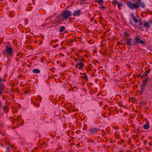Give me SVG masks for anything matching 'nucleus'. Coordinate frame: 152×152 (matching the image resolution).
Wrapping results in <instances>:
<instances>
[{
    "label": "nucleus",
    "mask_w": 152,
    "mask_h": 152,
    "mask_svg": "<svg viewBox=\"0 0 152 152\" xmlns=\"http://www.w3.org/2000/svg\"><path fill=\"white\" fill-rule=\"evenodd\" d=\"M9 16L10 18H12L13 17V15L11 12H10L9 13Z\"/></svg>",
    "instance_id": "e433bc0d"
},
{
    "label": "nucleus",
    "mask_w": 152,
    "mask_h": 152,
    "mask_svg": "<svg viewBox=\"0 0 152 152\" xmlns=\"http://www.w3.org/2000/svg\"><path fill=\"white\" fill-rule=\"evenodd\" d=\"M65 27L64 26H62L60 27L59 29V32H63L65 29Z\"/></svg>",
    "instance_id": "a878e982"
},
{
    "label": "nucleus",
    "mask_w": 152,
    "mask_h": 152,
    "mask_svg": "<svg viewBox=\"0 0 152 152\" xmlns=\"http://www.w3.org/2000/svg\"><path fill=\"white\" fill-rule=\"evenodd\" d=\"M145 87V86H141V87L140 89L141 95L144 92Z\"/></svg>",
    "instance_id": "b1692460"
},
{
    "label": "nucleus",
    "mask_w": 152,
    "mask_h": 152,
    "mask_svg": "<svg viewBox=\"0 0 152 152\" xmlns=\"http://www.w3.org/2000/svg\"><path fill=\"white\" fill-rule=\"evenodd\" d=\"M4 82V80H2V79L0 78V86H4L3 82Z\"/></svg>",
    "instance_id": "c756f323"
},
{
    "label": "nucleus",
    "mask_w": 152,
    "mask_h": 152,
    "mask_svg": "<svg viewBox=\"0 0 152 152\" xmlns=\"http://www.w3.org/2000/svg\"><path fill=\"white\" fill-rule=\"evenodd\" d=\"M10 148L9 147H7V152H9V150H10Z\"/></svg>",
    "instance_id": "c03bdc74"
},
{
    "label": "nucleus",
    "mask_w": 152,
    "mask_h": 152,
    "mask_svg": "<svg viewBox=\"0 0 152 152\" xmlns=\"http://www.w3.org/2000/svg\"><path fill=\"white\" fill-rule=\"evenodd\" d=\"M71 15L70 11L68 10L63 11L61 13L62 17L65 20L68 19Z\"/></svg>",
    "instance_id": "7ed1b4c3"
},
{
    "label": "nucleus",
    "mask_w": 152,
    "mask_h": 152,
    "mask_svg": "<svg viewBox=\"0 0 152 152\" xmlns=\"http://www.w3.org/2000/svg\"><path fill=\"white\" fill-rule=\"evenodd\" d=\"M56 40H54L52 41V42H56Z\"/></svg>",
    "instance_id": "6e6d98bb"
},
{
    "label": "nucleus",
    "mask_w": 152,
    "mask_h": 152,
    "mask_svg": "<svg viewBox=\"0 0 152 152\" xmlns=\"http://www.w3.org/2000/svg\"><path fill=\"white\" fill-rule=\"evenodd\" d=\"M12 150H13V151H14V149H12Z\"/></svg>",
    "instance_id": "338daca9"
},
{
    "label": "nucleus",
    "mask_w": 152,
    "mask_h": 152,
    "mask_svg": "<svg viewBox=\"0 0 152 152\" xmlns=\"http://www.w3.org/2000/svg\"><path fill=\"white\" fill-rule=\"evenodd\" d=\"M35 135L37 136V137H39V138L41 136H40L37 133H35Z\"/></svg>",
    "instance_id": "ea45409f"
},
{
    "label": "nucleus",
    "mask_w": 152,
    "mask_h": 152,
    "mask_svg": "<svg viewBox=\"0 0 152 152\" xmlns=\"http://www.w3.org/2000/svg\"><path fill=\"white\" fill-rule=\"evenodd\" d=\"M79 91L81 96L84 95L86 94V90L85 88H80L79 89Z\"/></svg>",
    "instance_id": "4468645a"
},
{
    "label": "nucleus",
    "mask_w": 152,
    "mask_h": 152,
    "mask_svg": "<svg viewBox=\"0 0 152 152\" xmlns=\"http://www.w3.org/2000/svg\"><path fill=\"white\" fill-rule=\"evenodd\" d=\"M118 1L116 0H113L112 2V4H116L118 3Z\"/></svg>",
    "instance_id": "473e14b6"
},
{
    "label": "nucleus",
    "mask_w": 152,
    "mask_h": 152,
    "mask_svg": "<svg viewBox=\"0 0 152 152\" xmlns=\"http://www.w3.org/2000/svg\"><path fill=\"white\" fill-rule=\"evenodd\" d=\"M78 88L75 86H70L69 87V91H72L73 92H75L78 90Z\"/></svg>",
    "instance_id": "2eb2a0df"
},
{
    "label": "nucleus",
    "mask_w": 152,
    "mask_h": 152,
    "mask_svg": "<svg viewBox=\"0 0 152 152\" xmlns=\"http://www.w3.org/2000/svg\"><path fill=\"white\" fill-rule=\"evenodd\" d=\"M78 60L79 61V63H83L85 62L84 58L81 56L80 57L78 58Z\"/></svg>",
    "instance_id": "aec40b11"
},
{
    "label": "nucleus",
    "mask_w": 152,
    "mask_h": 152,
    "mask_svg": "<svg viewBox=\"0 0 152 152\" xmlns=\"http://www.w3.org/2000/svg\"><path fill=\"white\" fill-rule=\"evenodd\" d=\"M141 37L139 35H136L133 38V40L132 41L134 43V45H136L138 44H141L142 45H145V41L141 39Z\"/></svg>",
    "instance_id": "f03ea898"
},
{
    "label": "nucleus",
    "mask_w": 152,
    "mask_h": 152,
    "mask_svg": "<svg viewBox=\"0 0 152 152\" xmlns=\"http://www.w3.org/2000/svg\"><path fill=\"white\" fill-rule=\"evenodd\" d=\"M5 144L7 145H9L10 144V142L7 141H5Z\"/></svg>",
    "instance_id": "4c0bfd02"
},
{
    "label": "nucleus",
    "mask_w": 152,
    "mask_h": 152,
    "mask_svg": "<svg viewBox=\"0 0 152 152\" xmlns=\"http://www.w3.org/2000/svg\"><path fill=\"white\" fill-rule=\"evenodd\" d=\"M4 90V87L2 86H0V95L2 94V92Z\"/></svg>",
    "instance_id": "c85d7f7f"
},
{
    "label": "nucleus",
    "mask_w": 152,
    "mask_h": 152,
    "mask_svg": "<svg viewBox=\"0 0 152 152\" xmlns=\"http://www.w3.org/2000/svg\"><path fill=\"white\" fill-rule=\"evenodd\" d=\"M95 2L100 5H103L104 3V1L103 0H95Z\"/></svg>",
    "instance_id": "412c9836"
},
{
    "label": "nucleus",
    "mask_w": 152,
    "mask_h": 152,
    "mask_svg": "<svg viewBox=\"0 0 152 152\" xmlns=\"http://www.w3.org/2000/svg\"><path fill=\"white\" fill-rule=\"evenodd\" d=\"M126 44L129 46H132L133 45H134V43L132 42L133 41L132 39L131 38L126 39Z\"/></svg>",
    "instance_id": "9d476101"
},
{
    "label": "nucleus",
    "mask_w": 152,
    "mask_h": 152,
    "mask_svg": "<svg viewBox=\"0 0 152 152\" xmlns=\"http://www.w3.org/2000/svg\"><path fill=\"white\" fill-rule=\"evenodd\" d=\"M74 61H75V62H77V60L76 59V58H74Z\"/></svg>",
    "instance_id": "603ef678"
},
{
    "label": "nucleus",
    "mask_w": 152,
    "mask_h": 152,
    "mask_svg": "<svg viewBox=\"0 0 152 152\" xmlns=\"http://www.w3.org/2000/svg\"><path fill=\"white\" fill-rule=\"evenodd\" d=\"M125 87L124 86H120V88L121 89V90H123L124 91L125 88Z\"/></svg>",
    "instance_id": "f704fd0d"
},
{
    "label": "nucleus",
    "mask_w": 152,
    "mask_h": 152,
    "mask_svg": "<svg viewBox=\"0 0 152 152\" xmlns=\"http://www.w3.org/2000/svg\"><path fill=\"white\" fill-rule=\"evenodd\" d=\"M79 144H80L79 143H78V144H77V145H76V146H78V145H79Z\"/></svg>",
    "instance_id": "e2e57ef3"
},
{
    "label": "nucleus",
    "mask_w": 152,
    "mask_h": 152,
    "mask_svg": "<svg viewBox=\"0 0 152 152\" xmlns=\"http://www.w3.org/2000/svg\"><path fill=\"white\" fill-rule=\"evenodd\" d=\"M147 74H148L145 72L144 73H143L142 75L143 76H142V77H143V76H146L147 75Z\"/></svg>",
    "instance_id": "79ce46f5"
},
{
    "label": "nucleus",
    "mask_w": 152,
    "mask_h": 152,
    "mask_svg": "<svg viewBox=\"0 0 152 152\" xmlns=\"http://www.w3.org/2000/svg\"><path fill=\"white\" fill-rule=\"evenodd\" d=\"M132 20H130V23L132 24V25H133L132 23Z\"/></svg>",
    "instance_id": "5fc2aeb1"
},
{
    "label": "nucleus",
    "mask_w": 152,
    "mask_h": 152,
    "mask_svg": "<svg viewBox=\"0 0 152 152\" xmlns=\"http://www.w3.org/2000/svg\"><path fill=\"white\" fill-rule=\"evenodd\" d=\"M32 1H33V2H34V0H32Z\"/></svg>",
    "instance_id": "774afa93"
},
{
    "label": "nucleus",
    "mask_w": 152,
    "mask_h": 152,
    "mask_svg": "<svg viewBox=\"0 0 152 152\" xmlns=\"http://www.w3.org/2000/svg\"><path fill=\"white\" fill-rule=\"evenodd\" d=\"M5 49L2 50V54L5 56H13V48L11 46L9 42H7L5 45Z\"/></svg>",
    "instance_id": "f257e3e1"
},
{
    "label": "nucleus",
    "mask_w": 152,
    "mask_h": 152,
    "mask_svg": "<svg viewBox=\"0 0 152 152\" xmlns=\"http://www.w3.org/2000/svg\"><path fill=\"white\" fill-rule=\"evenodd\" d=\"M10 105L9 103H8L5 105H3L2 107V109L4 112L7 113L9 111V106Z\"/></svg>",
    "instance_id": "6e6552de"
},
{
    "label": "nucleus",
    "mask_w": 152,
    "mask_h": 152,
    "mask_svg": "<svg viewBox=\"0 0 152 152\" xmlns=\"http://www.w3.org/2000/svg\"><path fill=\"white\" fill-rule=\"evenodd\" d=\"M15 127H14L13 128V129H15Z\"/></svg>",
    "instance_id": "69168bd1"
},
{
    "label": "nucleus",
    "mask_w": 152,
    "mask_h": 152,
    "mask_svg": "<svg viewBox=\"0 0 152 152\" xmlns=\"http://www.w3.org/2000/svg\"><path fill=\"white\" fill-rule=\"evenodd\" d=\"M3 42V40L2 39H0V43L1 44Z\"/></svg>",
    "instance_id": "09e8293b"
},
{
    "label": "nucleus",
    "mask_w": 152,
    "mask_h": 152,
    "mask_svg": "<svg viewBox=\"0 0 152 152\" xmlns=\"http://www.w3.org/2000/svg\"><path fill=\"white\" fill-rule=\"evenodd\" d=\"M91 142H92V143H94V144H95V143L94 142V141L92 139H91Z\"/></svg>",
    "instance_id": "8fccbe9b"
},
{
    "label": "nucleus",
    "mask_w": 152,
    "mask_h": 152,
    "mask_svg": "<svg viewBox=\"0 0 152 152\" xmlns=\"http://www.w3.org/2000/svg\"><path fill=\"white\" fill-rule=\"evenodd\" d=\"M87 141H88V142H90L91 141L89 139Z\"/></svg>",
    "instance_id": "052dcab7"
},
{
    "label": "nucleus",
    "mask_w": 152,
    "mask_h": 152,
    "mask_svg": "<svg viewBox=\"0 0 152 152\" xmlns=\"http://www.w3.org/2000/svg\"><path fill=\"white\" fill-rule=\"evenodd\" d=\"M34 151H35L34 150H33L32 151V152H34Z\"/></svg>",
    "instance_id": "680f3d73"
},
{
    "label": "nucleus",
    "mask_w": 152,
    "mask_h": 152,
    "mask_svg": "<svg viewBox=\"0 0 152 152\" xmlns=\"http://www.w3.org/2000/svg\"><path fill=\"white\" fill-rule=\"evenodd\" d=\"M125 36H128L129 35V33L127 32L126 31H124L123 32Z\"/></svg>",
    "instance_id": "72a5a7b5"
},
{
    "label": "nucleus",
    "mask_w": 152,
    "mask_h": 152,
    "mask_svg": "<svg viewBox=\"0 0 152 152\" xmlns=\"http://www.w3.org/2000/svg\"><path fill=\"white\" fill-rule=\"evenodd\" d=\"M99 18L100 19L99 22H100V23H101V22L102 21V20H103V18L101 17L100 16L99 17Z\"/></svg>",
    "instance_id": "c9c22d12"
},
{
    "label": "nucleus",
    "mask_w": 152,
    "mask_h": 152,
    "mask_svg": "<svg viewBox=\"0 0 152 152\" xmlns=\"http://www.w3.org/2000/svg\"><path fill=\"white\" fill-rule=\"evenodd\" d=\"M128 88V87H127V86H126V87L125 88L124 91L121 90V91L122 92H124V93H127L129 92V90H127Z\"/></svg>",
    "instance_id": "393cba45"
},
{
    "label": "nucleus",
    "mask_w": 152,
    "mask_h": 152,
    "mask_svg": "<svg viewBox=\"0 0 152 152\" xmlns=\"http://www.w3.org/2000/svg\"><path fill=\"white\" fill-rule=\"evenodd\" d=\"M99 130H100V129L96 128V127H93L88 130L91 134L94 135L95 136V135H98L97 134V133Z\"/></svg>",
    "instance_id": "39448f33"
},
{
    "label": "nucleus",
    "mask_w": 152,
    "mask_h": 152,
    "mask_svg": "<svg viewBox=\"0 0 152 152\" xmlns=\"http://www.w3.org/2000/svg\"><path fill=\"white\" fill-rule=\"evenodd\" d=\"M131 97H130L129 100H131L132 102L133 103H136L138 102L137 99L134 97H132L131 98Z\"/></svg>",
    "instance_id": "a211bd4d"
},
{
    "label": "nucleus",
    "mask_w": 152,
    "mask_h": 152,
    "mask_svg": "<svg viewBox=\"0 0 152 152\" xmlns=\"http://www.w3.org/2000/svg\"><path fill=\"white\" fill-rule=\"evenodd\" d=\"M82 14V12L80 10H75L73 12V16H79Z\"/></svg>",
    "instance_id": "9b49d317"
},
{
    "label": "nucleus",
    "mask_w": 152,
    "mask_h": 152,
    "mask_svg": "<svg viewBox=\"0 0 152 152\" xmlns=\"http://www.w3.org/2000/svg\"><path fill=\"white\" fill-rule=\"evenodd\" d=\"M149 127V122L146 123L143 126V127L145 129H148Z\"/></svg>",
    "instance_id": "4be33fe9"
},
{
    "label": "nucleus",
    "mask_w": 152,
    "mask_h": 152,
    "mask_svg": "<svg viewBox=\"0 0 152 152\" xmlns=\"http://www.w3.org/2000/svg\"><path fill=\"white\" fill-rule=\"evenodd\" d=\"M16 61H19V59L17 57H16Z\"/></svg>",
    "instance_id": "3c124183"
},
{
    "label": "nucleus",
    "mask_w": 152,
    "mask_h": 152,
    "mask_svg": "<svg viewBox=\"0 0 152 152\" xmlns=\"http://www.w3.org/2000/svg\"><path fill=\"white\" fill-rule=\"evenodd\" d=\"M141 0H137L135 3L139 5L140 7L142 8H144L145 7V5L143 3L141 2Z\"/></svg>",
    "instance_id": "ddd939ff"
},
{
    "label": "nucleus",
    "mask_w": 152,
    "mask_h": 152,
    "mask_svg": "<svg viewBox=\"0 0 152 152\" xmlns=\"http://www.w3.org/2000/svg\"><path fill=\"white\" fill-rule=\"evenodd\" d=\"M85 65L83 63L77 62L75 66L76 68L79 69H82L84 67Z\"/></svg>",
    "instance_id": "1a4fd4ad"
},
{
    "label": "nucleus",
    "mask_w": 152,
    "mask_h": 152,
    "mask_svg": "<svg viewBox=\"0 0 152 152\" xmlns=\"http://www.w3.org/2000/svg\"><path fill=\"white\" fill-rule=\"evenodd\" d=\"M9 145L12 148H15V147L14 146V144H10Z\"/></svg>",
    "instance_id": "a19ab883"
},
{
    "label": "nucleus",
    "mask_w": 152,
    "mask_h": 152,
    "mask_svg": "<svg viewBox=\"0 0 152 152\" xmlns=\"http://www.w3.org/2000/svg\"><path fill=\"white\" fill-rule=\"evenodd\" d=\"M33 72L34 73H39L40 72V71L39 69H34L33 70Z\"/></svg>",
    "instance_id": "5701e85b"
},
{
    "label": "nucleus",
    "mask_w": 152,
    "mask_h": 152,
    "mask_svg": "<svg viewBox=\"0 0 152 152\" xmlns=\"http://www.w3.org/2000/svg\"><path fill=\"white\" fill-rule=\"evenodd\" d=\"M142 26H139V28L140 29L141 31H142Z\"/></svg>",
    "instance_id": "a18cd8bd"
},
{
    "label": "nucleus",
    "mask_w": 152,
    "mask_h": 152,
    "mask_svg": "<svg viewBox=\"0 0 152 152\" xmlns=\"http://www.w3.org/2000/svg\"><path fill=\"white\" fill-rule=\"evenodd\" d=\"M50 45H51L53 47V42H52L50 44Z\"/></svg>",
    "instance_id": "4d7b16f0"
},
{
    "label": "nucleus",
    "mask_w": 152,
    "mask_h": 152,
    "mask_svg": "<svg viewBox=\"0 0 152 152\" xmlns=\"http://www.w3.org/2000/svg\"><path fill=\"white\" fill-rule=\"evenodd\" d=\"M34 105L35 106L38 107L39 106V104L37 103H34Z\"/></svg>",
    "instance_id": "58836bf2"
},
{
    "label": "nucleus",
    "mask_w": 152,
    "mask_h": 152,
    "mask_svg": "<svg viewBox=\"0 0 152 152\" xmlns=\"http://www.w3.org/2000/svg\"><path fill=\"white\" fill-rule=\"evenodd\" d=\"M25 90H24V92L26 93V94H28L30 91V86H27L24 89Z\"/></svg>",
    "instance_id": "6ab92c4d"
},
{
    "label": "nucleus",
    "mask_w": 152,
    "mask_h": 152,
    "mask_svg": "<svg viewBox=\"0 0 152 152\" xmlns=\"http://www.w3.org/2000/svg\"><path fill=\"white\" fill-rule=\"evenodd\" d=\"M131 17L132 18L135 23H137L138 22V19L136 18V17L132 13H131Z\"/></svg>",
    "instance_id": "dca6fc26"
},
{
    "label": "nucleus",
    "mask_w": 152,
    "mask_h": 152,
    "mask_svg": "<svg viewBox=\"0 0 152 152\" xmlns=\"http://www.w3.org/2000/svg\"><path fill=\"white\" fill-rule=\"evenodd\" d=\"M96 62L97 63H99V62L97 61H96Z\"/></svg>",
    "instance_id": "0e129e2a"
},
{
    "label": "nucleus",
    "mask_w": 152,
    "mask_h": 152,
    "mask_svg": "<svg viewBox=\"0 0 152 152\" xmlns=\"http://www.w3.org/2000/svg\"><path fill=\"white\" fill-rule=\"evenodd\" d=\"M152 23V21L149 20L145 22L144 24V26L146 29H148L151 27V24Z\"/></svg>",
    "instance_id": "0eeeda50"
},
{
    "label": "nucleus",
    "mask_w": 152,
    "mask_h": 152,
    "mask_svg": "<svg viewBox=\"0 0 152 152\" xmlns=\"http://www.w3.org/2000/svg\"><path fill=\"white\" fill-rule=\"evenodd\" d=\"M1 105H2V102L1 101H0V107L1 106Z\"/></svg>",
    "instance_id": "864d4df0"
},
{
    "label": "nucleus",
    "mask_w": 152,
    "mask_h": 152,
    "mask_svg": "<svg viewBox=\"0 0 152 152\" xmlns=\"http://www.w3.org/2000/svg\"><path fill=\"white\" fill-rule=\"evenodd\" d=\"M100 9H102L103 10L106 9V7L104 6H101L100 7Z\"/></svg>",
    "instance_id": "2f4dec72"
},
{
    "label": "nucleus",
    "mask_w": 152,
    "mask_h": 152,
    "mask_svg": "<svg viewBox=\"0 0 152 152\" xmlns=\"http://www.w3.org/2000/svg\"><path fill=\"white\" fill-rule=\"evenodd\" d=\"M144 143L146 145L147 143V140H144L143 141Z\"/></svg>",
    "instance_id": "de8ad7c7"
},
{
    "label": "nucleus",
    "mask_w": 152,
    "mask_h": 152,
    "mask_svg": "<svg viewBox=\"0 0 152 152\" xmlns=\"http://www.w3.org/2000/svg\"><path fill=\"white\" fill-rule=\"evenodd\" d=\"M126 4L127 6L132 10H133L135 9H136L137 10L139 9L140 7L139 5H138L137 4L135 3L132 4L130 1L127 2Z\"/></svg>",
    "instance_id": "20e7f679"
},
{
    "label": "nucleus",
    "mask_w": 152,
    "mask_h": 152,
    "mask_svg": "<svg viewBox=\"0 0 152 152\" xmlns=\"http://www.w3.org/2000/svg\"><path fill=\"white\" fill-rule=\"evenodd\" d=\"M149 145H151V146H152V144L150 142L149 143Z\"/></svg>",
    "instance_id": "13d9d810"
},
{
    "label": "nucleus",
    "mask_w": 152,
    "mask_h": 152,
    "mask_svg": "<svg viewBox=\"0 0 152 152\" xmlns=\"http://www.w3.org/2000/svg\"><path fill=\"white\" fill-rule=\"evenodd\" d=\"M150 80L148 77H147V78L145 79L143 81V86H146L148 82H149Z\"/></svg>",
    "instance_id": "f3484780"
},
{
    "label": "nucleus",
    "mask_w": 152,
    "mask_h": 152,
    "mask_svg": "<svg viewBox=\"0 0 152 152\" xmlns=\"http://www.w3.org/2000/svg\"><path fill=\"white\" fill-rule=\"evenodd\" d=\"M145 72L148 74V73H149L150 72V69H149L148 71H145Z\"/></svg>",
    "instance_id": "37998d69"
},
{
    "label": "nucleus",
    "mask_w": 152,
    "mask_h": 152,
    "mask_svg": "<svg viewBox=\"0 0 152 152\" xmlns=\"http://www.w3.org/2000/svg\"><path fill=\"white\" fill-rule=\"evenodd\" d=\"M27 66H28V67H30L31 66H30V65H27Z\"/></svg>",
    "instance_id": "bf43d9fd"
},
{
    "label": "nucleus",
    "mask_w": 152,
    "mask_h": 152,
    "mask_svg": "<svg viewBox=\"0 0 152 152\" xmlns=\"http://www.w3.org/2000/svg\"><path fill=\"white\" fill-rule=\"evenodd\" d=\"M117 6L118 8L121 9V7L123 6V5L121 3H117Z\"/></svg>",
    "instance_id": "7c9ffc66"
},
{
    "label": "nucleus",
    "mask_w": 152,
    "mask_h": 152,
    "mask_svg": "<svg viewBox=\"0 0 152 152\" xmlns=\"http://www.w3.org/2000/svg\"><path fill=\"white\" fill-rule=\"evenodd\" d=\"M138 25L139 26H142L143 23L142 22L141 19H139V20H138Z\"/></svg>",
    "instance_id": "bb28decb"
},
{
    "label": "nucleus",
    "mask_w": 152,
    "mask_h": 152,
    "mask_svg": "<svg viewBox=\"0 0 152 152\" xmlns=\"http://www.w3.org/2000/svg\"><path fill=\"white\" fill-rule=\"evenodd\" d=\"M23 55H24L23 53H22L20 52H19L17 54L16 56H20V57L22 58Z\"/></svg>",
    "instance_id": "cd10ccee"
},
{
    "label": "nucleus",
    "mask_w": 152,
    "mask_h": 152,
    "mask_svg": "<svg viewBox=\"0 0 152 152\" xmlns=\"http://www.w3.org/2000/svg\"><path fill=\"white\" fill-rule=\"evenodd\" d=\"M21 118L20 116H15L14 117L12 118V124H16L17 126V127L18 126V123L20 119Z\"/></svg>",
    "instance_id": "423d86ee"
},
{
    "label": "nucleus",
    "mask_w": 152,
    "mask_h": 152,
    "mask_svg": "<svg viewBox=\"0 0 152 152\" xmlns=\"http://www.w3.org/2000/svg\"><path fill=\"white\" fill-rule=\"evenodd\" d=\"M59 45V44H57L56 45H55V46H53V47L54 48H56V47H58V46Z\"/></svg>",
    "instance_id": "49530a36"
},
{
    "label": "nucleus",
    "mask_w": 152,
    "mask_h": 152,
    "mask_svg": "<svg viewBox=\"0 0 152 152\" xmlns=\"http://www.w3.org/2000/svg\"><path fill=\"white\" fill-rule=\"evenodd\" d=\"M81 75H82L80 77L81 78L83 79L85 81H88V77L86 73H82Z\"/></svg>",
    "instance_id": "f8f14e48"
}]
</instances>
